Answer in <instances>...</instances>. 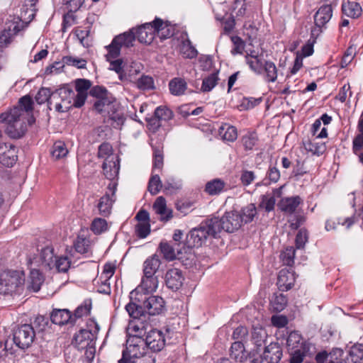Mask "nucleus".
<instances>
[{
    "label": "nucleus",
    "instance_id": "nucleus-1",
    "mask_svg": "<svg viewBox=\"0 0 363 363\" xmlns=\"http://www.w3.org/2000/svg\"><path fill=\"white\" fill-rule=\"evenodd\" d=\"M134 41L135 35L133 30H130L116 35L111 43L106 46L108 50L106 57L107 61L110 62V69L115 71L116 73L123 72V60L116 58L119 57L122 47H132Z\"/></svg>",
    "mask_w": 363,
    "mask_h": 363
},
{
    "label": "nucleus",
    "instance_id": "nucleus-2",
    "mask_svg": "<svg viewBox=\"0 0 363 363\" xmlns=\"http://www.w3.org/2000/svg\"><path fill=\"white\" fill-rule=\"evenodd\" d=\"M0 122L5 124V132L11 138H21L27 131L26 117L23 110L17 106L2 113Z\"/></svg>",
    "mask_w": 363,
    "mask_h": 363
},
{
    "label": "nucleus",
    "instance_id": "nucleus-3",
    "mask_svg": "<svg viewBox=\"0 0 363 363\" xmlns=\"http://www.w3.org/2000/svg\"><path fill=\"white\" fill-rule=\"evenodd\" d=\"M125 310L130 317L140 320L145 317V313L150 315L160 314L164 310V301L161 296H150L144 301L143 306L130 301L125 306Z\"/></svg>",
    "mask_w": 363,
    "mask_h": 363
},
{
    "label": "nucleus",
    "instance_id": "nucleus-4",
    "mask_svg": "<svg viewBox=\"0 0 363 363\" xmlns=\"http://www.w3.org/2000/svg\"><path fill=\"white\" fill-rule=\"evenodd\" d=\"M144 326L136 324L133 326L135 331H140L138 335L129 337L126 342V348L123 351L122 357L118 360V363H135L134 359L143 357L148 350V347L144 340L140 335Z\"/></svg>",
    "mask_w": 363,
    "mask_h": 363
},
{
    "label": "nucleus",
    "instance_id": "nucleus-5",
    "mask_svg": "<svg viewBox=\"0 0 363 363\" xmlns=\"http://www.w3.org/2000/svg\"><path fill=\"white\" fill-rule=\"evenodd\" d=\"M112 146L108 143H104L99 147V157L105 158L102 169L108 179H113L119 172V159L112 154Z\"/></svg>",
    "mask_w": 363,
    "mask_h": 363
},
{
    "label": "nucleus",
    "instance_id": "nucleus-6",
    "mask_svg": "<svg viewBox=\"0 0 363 363\" xmlns=\"http://www.w3.org/2000/svg\"><path fill=\"white\" fill-rule=\"evenodd\" d=\"M35 337L34 326L31 324L18 325L13 331V340L16 347L21 350L29 348Z\"/></svg>",
    "mask_w": 363,
    "mask_h": 363
},
{
    "label": "nucleus",
    "instance_id": "nucleus-7",
    "mask_svg": "<svg viewBox=\"0 0 363 363\" xmlns=\"http://www.w3.org/2000/svg\"><path fill=\"white\" fill-rule=\"evenodd\" d=\"M23 274L18 271L4 272L0 275V293L9 294L24 283Z\"/></svg>",
    "mask_w": 363,
    "mask_h": 363
},
{
    "label": "nucleus",
    "instance_id": "nucleus-8",
    "mask_svg": "<svg viewBox=\"0 0 363 363\" xmlns=\"http://www.w3.org/2000/svg\"><path fill=\"white\" fill-rule=\"evenodd\" d=\"M160 25H161L160 22L154 20L152 22L144 23L137 28H133L128 31L133 30L135 40L137 38L141 43L150 44L156 36L157 29Z\"/></svg>",
    "mask_w": 363,
    "mask_h": 363
},
{
    "label": "nucleus",
    "instance_id": "nucleus-9",
    "mask_svg": "<svg viewBox=\"0 0 363 363\" xmlns=\"http://www.w3.org/2000/svg\"><path fill=\"white\" fill-rule=\"evenodd\" d=\"M95 324V330L92 332L91 330L81 329L76 333L72 340V344L77 347L78 350H84L88 347L92 348L95 340L96 339V334L99 330V325Z\"/></svg>",
    "mask_w": 363,
    "mask_h": 363
},
{
    "label": "nucleus",
    "instance_id": "nucleus-10",
    "mask_svg": "<svg viewBox=\"0 0 363 363\" xmlns=\"http://www.w3.org/2000/svg\"><path fill=\"white\" fill-rule=\"evenodd\" d=\"M148 349L153 352H159L165 347V337L163 333L157 329H152L146 333L144 339Z\"/></svg>",
    "mask_w": 363,
    "mask_h": 363
},
{
    "label": "nucleus",
    "instance_id": "nucleus-11",
    "mask_svg": "<svg viewBox=\"0 0 363 363\" xmlns=\"http://www.w3.org/2000/svg\"><path fill=\"white\" fill-rule=\"evenodd\" d=\"M282 357V350L277 342H271L264 347L262 359H254V363H262L263 360L267 363H278Z\"/></svg>",
    "mask_w": 363,
    "mask_h": 363
},
{
    "label": "nucleus",
    "instance_id": "nucleus-12",
    "mask_svg": "<svg viewBox=\"0 0 363 363\" xmlns=\"http://www.w3.org/2000/svg\"><path fill=\"white\" fill-rule=\"evenodd\" d=\"M221 219L223 230L228 233H233L239 230L242 225L240 220L239 212L237 211L226 212Z\"/></svg>",
    "mask_w": 363,
    "mask_h": 363
},
{
    "label": "nucleus",
    "instance_id": "nucleus-13",
    "mask_svg": "<svg viewBox=\"0 0 363 363\" xmlns=\"http://www.w3.org/2000/svg\"><path fill=\"white\" fill-rule=\"evenodd\" d=\"M204 239V227L201 225L199 228L191 229L186 235V240L184 242V250L185 247L193 248L202 246Z\"/></svg>",
    "mask_w": 363,
    "mask_h": 363
},
{
    "label": "nucleus",
    "instance_id": "nucleus-14",
    "mask_svg": "<svg viewBox=\"0 0 363 363\" xmlns=\"http://www.w3.org/2000/svg\"><path fill=\"white\" fill-rule=\"evenodd\" d=\"M184 277L182 272L177 268H172L167 271L164 276L166 286L173 290L177 291L183 284Z\"/></svg>",
    "mask_w": 363,
    "mask_h": 363
},
{
    "label": "nucleus",
    "instance_id": "nucleus-15",
    "mask_svg": "<svg viewBox=\"0 0 363 363\" xmlns=\"http://www.w3.org/2000/svg\"><path fill=\"white\" fill-rule=\"evenodd\" d=\"M302 203L303 199L299 196L284 197L279 201L277 206L281 212L291 215Z\"/></svg>",
    "mask_w": 363,
    "mask_h": 363
},
{
    "label": "nucleus",
    "instance_id": "nucleus-16",
    "mask_svg": "<svg viewBox=\"0 0 363 363\" xmlns=\"http://www.w3.org/2000/svg\"><path fill=\"white\" fill-rule=\"evenodd\" d=\"M295 273L288 269H282L278 275L277 285L281 291H289L294 285Z\"/></svg>",
    "mask_w": 363,
    "mask_h": 363
},
{
    "label": "nucleus",
    "instance_id": "nucleus-17",
    "mask_svg": "<svg viewBox=\"0 0 363 363\" xmlns=\"http://www.w3.org/2000/svg\"><path fill=\"white\" fill-rule=\"evenodd\" d=\"M50 320L55 325H74L72 314L68 309H54L51 313Z\"/></svg>",
    "mask_w": 363,
    "mask_h": 363
},
{
    "label": "nucleus",
    "instance_id": "nucleus-18",
    "mask_svg": "<svg viewBox=\"0 0 363 363\" xmlns=\"http://www.w3.org/2000/svg\"><path fill=\"white\" fill-rule=\"evenodd\" d=\"M333 16V7L330 4L321 6L314 15V22L316 26L323 27Z\"/></svg>",
    "mask_w": 363,
    "mask_h": 363
},
{
    "label": "nucleus",
    "instance_id": "nucleus-19",
    "mask_svg": "<svg viewBox=\"0 0 363 363\" xmlns=\"http://www.w3.org/2000/svg\"><path fill=\"white\" fill-rule=\"evenodd\" d=\"M152 208L155 213L160 216V220L167 221L172 218V211L167 208L166 200L163 196H159L153 203Z\"/></svg>",
    "mask_w": 363,
    "mask_h": 363
},
{
    "label": "nucleus",
    "instance_id": "nucleus-20",
    "mask_svg": "<svg viewBox=\"0 0 363 363\" xmlns=\"http://www.w3.org/2000/svg\"><path fill=\"white\" fill-rule=\"evenodd\" d=\"M169 89L174 96H182L185 94L187 90V83L184 78L174 77L169 82Z\"/></svg>",
    "mask_w": 363,
    "mask_h": 363
},
{
    "label": "nucleus",
    "instance_id": "nucleus-21",
    "mask_svg": "<svg viewBox=\"0 0 363 363\" xmlns=\"http://www.w3.org/2000/svg\"><path fill=\"white\" fill-rule=\"evenodd\" d=\"M59 94L61 99L60 103L63 113L67 111L70 108L72 107V100L74 97V91L67 86H63L60 89Z\"/></svg>",
    "mask_w": 363,
    "mask_h": 363
},
{
    "label": "nucleus",
    "instance_id": "nucleus-22",
    "mask_svg": "<svg viewBox=\"0 0 363 363\" xmlns=\"http://www.w3.org/2000/svg\"><path fill=\"white\" fill-rule=\"evenodd\" d=\"M158 284L159 281L157 276L143 274L140 287L145 294H149L155 291L158 287Z\"/></svg>",
    "mask_w": 363,
    "mask_h": 363
},
{
    "label": "nucleus",
    "instance_id": "nucleus-23",
    "mask_svg": "<svg viewBox=\"0 0 363 363\" xmlns=\"http://www.w3.org/2000/svg\"><path fill=\"white\" fill-rule=\"evenodd\" d=\"M342 13L352 18H357L362 14V9L359 3L356 1H347L342 4Z\"/></svg>",
    "mask_w": 363,
    "mask_h": 363
},
{
    "label": "nucleus",
    "instance_id": "nucleus-24",
    "mask_svg": "<svg viewBox=\"0 0 363 363\" xmlns=\"http://www.w3.org/2000/svg\"><path fill=\"white\" fill-rule=\"evenodd\" d=\"M161 265V261L157 255H153L145 259L143 263V274L156 275Z\"/></svg>",
    "mask_w": 363,
    "mask_h": 363
},
{
    "label": "nucleus",
    "instance_id": "nucleus-25",
    "mask_svg": "<svg viewBox=\"0 0 363 363\" xmlns=\"http://www.w3.org/2000/svg\"><path fill=\"white\" fill-rule=\"evenodd\" d=\"M238 138L237 128L228 123H220L219 138L227 142H234Z\"/></svg>",
    "mask_w": 363,
    "mask_h": 363
},
{
    "label": "nucleus",
    "instance_id": "nucleus-26",
    "mask_svg": "<svg viewBox=\"0 0 363 363\" xmlns=\"http://www.w3.org/2000/svg\"><path fill=\"white\" fill-rule=\"evenodd\" d=\"M257 214V210L254 203H249L242 207L239 212L240 220L243 225L244 223H251Z\"/></svg>",
    "mask_w": 363,
    "mask_h": 363
},
{
    "label": "nucleus",
    "instance_id": "nucleus-27",
    "mask_svg": "<svg viewBox=\"0 0 363 363\" xmlns=\"http://www.w3.org/2000/svg\"><path fill=\"white\" fill-rule=\"evenodd\" d=\"M223 230V221L218 217L211 218L206 222V233L208 235L216 237Z\"/></svg>",
    "mask_w": 363,
    "mask_h": 363
},
{
    "label": "nucleus",
    "instance_id": "nucleus-28",
    "mask_svg": "<svg viewBox=\"0 0 363 363\" xmlns=\"http://www.w3.org/2000/svg\"><path fill=\"white\" fill-rule=\"evenodd\" d=\"M57 256L54 254V249L52 246H46L41 249L40 251V259L42 264L49 269H53V262Z\"/></svg>",
    "mask_w": 363,
    "mask_h": 363
},
{
    "label": "nucleus",
    "instance_id": "nucleus-29",
    "mask_svg": "<svg viewBox=\"0 0 363 363\" xmlns=\"http://www.w3.org/2000/svg\"><path fill=\"white\" fill-rule=\"evenodd\" d=\"M159 247L163 257L169 261H172L177 258L175 250H177V255L182 253V248L177 247L175 249L166 242H161Z\"/></svg>",
    "mask_w": 363,
    "mask_h": 363
},
{
    "label": "nucleus",
    "instance_id": "nucleus-30",
    "mask_svg": "<svg viewBox=\"0 0 363 363\" xmlns=\"http://www.w3.org/2000/svg\"><path fill=\"white\" fill-rule=\"evenodd\" d=\"M182 188V182L181 179L169 177L164 180V192L166 194H173L177 193Z\"/></svg>",
    "mask_w": 363,
    "mask_h": 363
},
{
    "label": "nucleus",
    "instance_id": "nucleus-31",
    "mask_svg": "<svg viewBox=\"0 0 363 363\" xmlns=\"http://www.w3.org/2000/svg\"><path fill=\"white\" fill-rule=\"evenodd\" d=\"M225 183L220 179H214L206 184V192L209 195L220 194L225 189Z\"/></svg>",
    "mask_w": 363,
    "mask_h": 363
},
{
    "label": "nucleus",
    "instance_id": "nucleus-32",
    "mask_svg": "<svg viewBox=\"0 0 363 363\" xmlns=\"http://www.w3.org/2000/svg\"><path fill=\"white\" fill-rule=\"evenodd\" d=\"M113 202V200L108 194L101 197L97 205L99 214L103 216H108L111 213Z\"/></svg>",
    "mask_w": 363,
    "mask_h": 363
},
{
    "label": "nucleus",
    "instance_id": "nucleus-33",
    "mask_svg": "<svg viewBox=\"0 0 363 363\" xmlns=\"http://www.w3.org/2000/svg\"><path fill=\"white\" fill-rule=\"evenodd\" d=\"M44 279L42 274L38 270H33L29 277L28 289L34 292H37L40 289Z\"/></svg>",
    "mask_w": 363,
    "mask_h": 363
},
{
    "label": "nucleus",
    "instance_id": "nucleus-34",
    "mask_svg": "<svg viewBox=\"0 0 363 363\" xmlns=\"http://www.w3.org/2000/svg\"><path fill=\"white\" fill-rule=\"evenodd\" d=\"M91 300H84L83 303L75 309L74 314H72L74 323H75L77 319L88 315L91 312Z\"/></svg>",
    "mask_w": 363,
    "mask_h": 363
},
{
    "label": "nucleus",
    "instance_id": "nucleus-35",
    "mask_svg": "<svg viewBox=\"0 0 363 363\" xmlns=\"http://www.w3.org/2000/svg\"><path fill=\"white\" fill-rule=\"evenodd\" d=\"M264 79L267 82H274L277 79V68L275 64L271 61H265L263 66Z\"/></svg>",
    "mask_w": 363,
    "mask_h": 363
},
{
    "label": "nucleus",
    "instance_id": "nucleus-36",
    "mask_svg": "<svg viewBox=\"0 0 363 363\" xmlns=\"http://www.w3.org/2000/svg\"><path fill=\"white\" fill-rule=\"evenodd\" d=\"M303 344H308L303 340V337L296 331L291 332L286 340V345L289 350L299 349Z\"/></svg>",
    "mask_w": 363,
    "mask_h": 363
},
{
    "label": "nucleus",
    "instance_id": "nucleus-37",
    "mask_svg": "<svg viewBox=\"0 0 363 363\" xmlns=\"http://www.w3.org/2000/svg\"><path fill=\"white\" fill-rule=\"evenodd\" d=\"M287 298L281 293H274L270 300V304L274 311L280 312L283 311L287 305Z\"/></svg>",
    "mask_w": 363,
    "mask_h": 363
},
{
    "label": "nucleus",
    "instance_id": "nucleus-38",
    "mask_svg": "<svg viewBox=\"0 0 363 363\" xmlns=\"http://www.w3.org/2000/svg\"><path fill=\"white\" fill-rule=\"evenodd\" d=\"M155 21H158L160 22L161 25L158 26L156 35H157L161 40H165L173 36L174 33V29L172 26L168 25L167 23H164L162 19L159 18H156Z\"/></svg>",
    "mask_w": 363,
    "mask_h": 363
},
{
    "label": "nucleus",
    "instance_id": "nucleus-39",
    "mask_svg": "<svg viewBox=\"0 0 363 363\" xmlns=\"http://www.w3.org/2000/svg\"><path fill=\"white\" fill-rule=\"evenodd\" d=\"M267 334L262 328H255L252 332V341L257 350L264 345Z\"/></svg>",
    "mask_w": 363,
    "mask_h": 363
},
{
    "label": "nucleus",
    "instance_id": "nucleus-40",
    "mask_svg": "<svg viewBox=\"0 0 363 363\" xmlns=\"http://www.w3.org/2000/svg\"><path fill=\"white\" fill-rule=\"evenodd\" d=\"M358 130L359 133L353 140L352 150L355 155L359 156L363 147V118L361 117L358 123Z\"/></svg>",
    "mask_w": 363,
    "mask_h": 363
},
{
    "label": "nucleus",
    "instance_id": "nucleus-41",
    "mask_svg": "<svg viewBox=\"0 0 363 363\" xmlns=\"http://www.w3.org/2000/svg\"><path fill=\"white\" fill-rule=\"evenodd\" d=\"M309 350V344H303L301 348L291 350L290 363H302Z\"/></svg>",
    "mask_w": 363,
    "mask_h": 363
},
{
    "label": "nucleus",
    "instance_id": "nucleus-42",
    "mask_svg": "<svg viewBox=\"0 0 363 363\" xmlns=\"http://www.w3.org/2000/svg\"><path fill=\"white\" fill-rule=\"evenodd\" d=\"M162 188H164V184H162L160 176L152 172L148 182L147 190L152 195H156Z\"/></svg>",
    "mask_w": 363,
    "mask_h": 363
},
{
    "label": "nucleus",
    "instance_id": "nucleus-43",
    "mask_svg": "<svg viewBox=\"0 0 363 363\" xmlns=\"http://www.w3.org/2000/svg\"><path fill=\"white\" fill-rule=\"evenodd\" d=\"M68 154V150L66 145L62 141L55 142L51 150V155L55 160H60L66 157Z\"/></svg>",
    "mask_w": 363,
    "mask_h": 363
},
{
    "label": "nucleus",
    "instance_id": "nucleus-44",
    "mask_svg": "<svg viewBox=\"0 0 363 363\" xmlns=\"http://www.w3.org/2000/svg\"><path fill=\"white\" fill-rule=\"evenodd\" d=\"M16 160V147L12 145H9V150L3 156H0V162L7 167H12Z\"/></svg>",
    "mask_w": 363,
    "mask_h": 363
},
{
    "label": "nucleus",
    "instance_id": "nucleus-45",
    "mask_svg": "<svg viewBox=\"0 0 363 363\" xmlns=\"http://www.w3.org/2000/svg\"><path fill=\"white\" fill-rule=\"evenodd\" d=\"M230 39L233 43V48L230 51L233 55H242L245 48V42L238 35H230Z\"/></svg>",
    "mask_w": 363,
    "mask_h": 363
},
{
    "label": "nucleus",
    "instance_id": "nucleus-46",
    "mask_svg": "<svg viewBox=\"0 0 363 363\" xmlns=\"http://www.w3.org/2000/svg\"><path fill=\"white\" fill-rule=\"evenodd\" d=\"M179 52L186 58H193L196 56L197 51L189 40H183L179 45Z\"/></svg>",
    "mask_w": 363,
    "mask_h": 363
},
{
    "label": "nucleus",
    "instance_id": "nucleus-47",
    "mask_svg": "<svg viewBox=\"0 0 363 363\" xmlns=\"http://www.w3.org/2000/svg\"><path fill=\"white\" fill-rule=\"evenodd\" d=\"M71 262L67 256L57 257L53 262V269L58 272H67L70 267Z\"/></svg>",
    "mask_w": 363,
    "mask_h": 363
},
{
    "label": "nucleus",
    "instance_id": "nucleus-48",
    "mask_svg": "<svg viewBox=\"0 0 363 363\" xmlns=\"http://www.w3.org/2000/svg\"><path fill=\"white\" fill-rule=\"evenodd\" d=\"M276 200L274 196L269 194L262 195L259 204V208L264 209L267 212H270L274 209Z\"/></svg>",
    "mask_w": 363,
    "mask_h": 363
},
{
    "label": "nucleus",
    "instance_id": "nucleus-49",
    "mask_svg": "<svg viewBox=\"0 0 363 363\" xmlns=\"http://www.w3.org/2000/svg\"><path fill=\"white\" fill-rule=\"evenodd\" d=\"M108 228L107 222L101 218H94L91 225V230L96 235L105 232Z\"/></svg>",
    "mask_w": 363,
    "mask_h": 363
},
{
    "label": "nucleus",
    "instance_id": "nucleus-50",
    "mask_svg": "<svg viewBox=\"0 0 363 363\" xmlns=\"http://www.w3.org/2000/svg\"><path fill=\"white\" fill-rule=\"evenodd\" d=\"M246 63L249 65L250 69L257 74H262L263 73V62L261 56L255 57V58L248 60Z\"/></svg>",
    "mask_w": 363,
    "mask_h": 363
},
{
    "label": "nucleus",
    "instance_id": "nucleus-51",
    "mask_svg": "<svg viewBox=\"0 0 363 363\" xmlns=\"http://www.w3.org/2000/svg\"><path fill=\"white\" fill-rule=\"evenodd\" d=\"M137 87L141 90H150L155 88L154 80L151 77L143 75L137 82Z\"/></svg>",
    "mask_w": 363,
    "mask_h": 363
},
{
    "label": "nucleus",
    "instance_id": "nucleus-52",
    "mask_svg": "<svg viewBox=\"0 0 363 363\" xmlns=\"http://www.w3.org/2000/svg\"><path fill=\"white\" fill-rule=\"evenodd\" d=\"M295 250L293 247L286 248V250L281 252L280 258L282 260L284 264L287 266H291L294 262Z\"/></svg>",
    "mask_w": 363,
    "mask_h": 363
},
{
    "label": "nucleus",
    "instance_id": "nucleus-53",
    "mask_svg": "<svg viewBox=\"0 0 363 363\" xmlns=\"http://www.w3.org/2000/svg\"><path fill=\"white\" fill-rule=\"evenodd\" d=\"M303 146L307 151L311 152L314 155H320L324 151V146L323 144L319 145L317 143L307 140L303 142Z\"/></svg>",
    "mask_w": 363,
    "mask_h": 363
},
{
    "label": "nucleus",
    "instance_id": "nucleus-54",
    "mask_svg": "<svg viewBox=\"0 0 363 363\" xmlns=\"http://www.w3.org/2000/svg\"><path fill=\"white\" fill-rule=\"evenodd\" d=\"M218 72L219 70L218 69H214L206 77V91H209L216 86L219 80L218 77Z\"/></svg>",
    "mask_w": 363,
    "mask_h": 363
},
{
    "label": "nucleus",
    "instance_id": "nucleus-55",
    "mask_svg": "<svg viewBox=\"0 0 363 363\" xmlns=\"http://www.w3.org/2000/svg\"><path fill=\"white\" fill-rule=\"evenodd\" d=\"M61 99L60 97L59 90L56 89L51 91L50 98L49 101L48 108L52 109L51 106H54L55 109L60 113H63L62 104L60 103Z\"/></svg>",
    "mask_w": 363,
    "mask_h": 363
},
{
    "label": "nucleus",
    "instance_id": "nucleus-56",
    "mask_svg": "<svg viewBox=\"0 0 363 363\" xmlns=\"http://www.w3.org/2000/svg\"><path fill=\"white\" fill-rule=\"evenodd\" d=\"M163 167V153L160 148L155 147L153 151V167L152 172L156 169L161 170Z\"/></svg>",
    "mask_w": 363,
    "mask_h": 363
},
{
    "label": "nucleus",
    "instance_id": "nucleus-57",
    "mask_svg": "<svg viewBox=\"0 0 363 363\" xmlns=\"http://www.w3.org/2000/svg\"><path fill=\"white\" fill-rule=\"evenodd\" d=\"M75 250L81 254H85L89 250V240L85 238L77 237L74 242Z\"/></svg>",
    "mask_w": 363,
    "mask_h": 363
},
{
    "label": "nucleus",
    "instance_id": "nucleus-58",
    "mask_svg": "<svg viewBox=\"0 0 363 363\" xmlns=\"http://www.w3.org/2000/svg\"><path fill=\"white\" fill-rule=\"evenodd\" d=\"M51 90L49 88L42 87L38 91L35 99L38 104H43L45 102L49 105V101L50 98Z\"/></svg>",
    "mask_w": 363,
    "mask_h": 363
},
{
    "label": "nucleus",
    "instance_id": "nucleus-59",
    "mask_svg": "<svg viewBox=\"0 0 363 363\" xmlns=\"http://www.w3.org/2000/svg\"><path fill=\"white\" fill-rule=\"evenodd\" d=\"M220 123L212 121L206 123V136L211 135L212 137L219 138Z\"/></svg>",
    "mask_w": 363,
    "mask_h": 363
},
{
    "label": "nucleus",
    "instance_id": "nucleus-60",
    "mask_svg": "<svg viewBox=\"0 0 363 363\" xmlns=\"http://www.w3.org/2000/svg\"><path fill=\"white\" fill-rule=\"evenodd\" d=\"M64 65L74 66L77 68H85L86 62V60L72 56H65L62 58Z\"/></svg>",
    "mask_w": 363,
    "mask_h": 363
},
{
    "label": "nucleus",
    "instance_id": "nucleus-61",
    "mask_svg": "<svg viewBox=\"0 0 363 363\" xmlns=\"http://www.w3.org/2000/svg\"><path fill=\"white\" fill-rule=\"evenodd\" d=\"M154 115L161 121H168L172 118V111L167 107L159 106L155 111Z\"/></svg>",
    "mask_w": 363,
    "mask_h": 363
},
{
    "label": "nucleus",
    "instance_id": "nucleus-62",
    "mask_svg": "<svg viewBox=\"0 0 363 363\" xmlns=\"http://www.w3.org/2000/svg\"><path fill=\"white\" fill-rule=\"evenodd\" d=\"M135 233L137 236L140 238H146L150 233V222L138 223L135 225Z\"/></svg>",
    "mask_w": 363,
    "mask_h": 363
},
{
    "label": "nucleus",
    "instance_id": "nucleus-63",
    "mask_svg": "<svg viewBox=\"0 0 363 363\" xmlns=\"http://www.w3.org/2000/svg\"><path fill=\"white\" fill-rule=\"evenodd\" d=\"M244 345L241 341H235L233 342L230 347V356L232 358L235 359H241L242 358V354L244 351Z\"/></svg>",
    "mask_w": 363,
    "mask_h": 363
},
{
    "label": "nucleus",
    "instance_id": "nucleus-64",
    "mask_svg": "<svg viewBox=\"0 0 363 363\" xmlns=\"http://www.w3.org/2000/svg\"><path fill=\"white\" fill-rule=\"evenodd\" d=\"M74 84L76 91L79 93H87L88 90L91 88V81L86 79H77Z\"/></svg>",
    "mask_w": 363,
    "mask_h": 363
}]
</instances>
